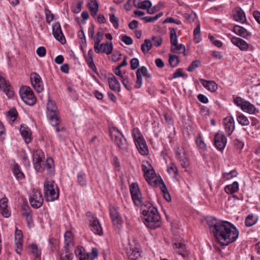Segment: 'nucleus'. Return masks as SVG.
I'll return each mask as SVG.
<instances>
[{
	"instance_id": "obj_1",
	"label": "nucleus",
	"mask_w": 260,
	"mask_h": 260,
	"mask_svg": "<svg viewBox=\"0 0 260 260\" xmlns=\"http://www.w3.org/2000/svg\"><path fill=\"white\" fill-rule=\"evenodd\" d=\"M212 233L215 240L221 246H227L235 242L239 231L231 223L212 217Z\"/></svg>"
},
{
	"instance_id": "obj_2",
	"label": "nucleus",
	"mask_w": 260,
	"mask_h": 260,
	"mask_svg": "<svg viewBox=\"0 0 260 260\" xmlns=\"http://www.w3.org/2000/svg\"><path fill=\"white\" fill-rule=\"evenodd\" d=\"M142 214L143 222L148 228L155 229L160 226V217L156 208L151 204L144 203Z\"/></svg>"
},
{
	"instance_id": "obj_3",
	"label": "nucleus",
	"mask_w": 260,
	"mask_h": 260,
	"mask_svg": "<svg viewBox=\"0 0 260 260\" xmlns=\"http://www.w3.org/2000/svg\"><path fill=\"white\" fill-rule=\"evenodd\" d=\"M44 196L46 201L52 202L59 197V189L54 181L46 180L44 184Z\"/></svg>"
},
{
	"instance_id": "obj_4",
	"label": "nucleus",
	"mask_w": 260,
	"mask_h": 260,
	"mask_svg": "<svg viewBox=\"0 0 260 260\" xmlns=\"http://www.w3.org/2000/svg\"><path fill=\"white\" fill-rule=\"evenodd\" d=\"M46 114L52 126H57L59 124L60 120L58 115L57 108L54 101L51 100H49L47 103Z\"/></svg>"
},
{
	"instance_id": "obj_5",
	"label": "nucleus",
	"mask_w": 260,
	"mask_h": 260,
	"mask_svg": "<svg viewBox=\"0 0 260 260\" xmlns=\"http://www.w3.org/2000/svg\"><path fill=\"white\" fill-rule=\"evenodd\" d=\"M110 134L112 140L121 149L126 150L128 144L126 139L116 127L110 129Z\"/></svg>"
},
{
	"instance_id": "obj_6",
	"label": "nucleus",
	"mask_w": 260,
	"mask_h": 260,
	"mask_svg": "<svg viewBox=\"0 0 260 260\" xmlns=\"http://www.w3.org/2000/svg\"><path fill=\"white\" fill-rule=\"evenodd\" d=\"M20 96L22 101L27 105L29 106L34 105L36 102L32 89L28 86H23L19 91Z\"/></svg>"
},
{
	"instance_id": "obj_7",
	"label": "nucleus",
	"mask_w": 260,
	"mask_h": 260,
	"mask_svg": "<svg viewBox=\"0 0 260 260\" xmlns=\"http://www.w3.org/2000/svg\"><path fill=\"white\" fill-rule=\"evenodd\" d=\"M142 170L147 182L151 185H155L157 182L156 174L148 162H146L142 165Z\"/></svg>"
},
{
	"instance_id": "obj_8",
	"label": "nucleus",
	"mask_w": 260,
	"mask_h": 260,
	"mask_svg": "<svg viewBox=\"0 0 260 260\" xmlns=\"http://www.w3.org/2000/svg\"><path fill=\"white\" fill-rule=\"evenodd\" d=\"M135 129L133 131V137L135 145L140 153L143 155H147L148 153V149L146 143L143 137L138 133V136L134 133Z\"/></svg>"
},
{
	"instance_id": "obj_9",
	"label": "nucleus",
	"mask_w": 260,
	"mask_h": 260,
	"mask_svg": "<svg viewBox=\"0 0 260 260\" xmlns=\"http://www.w3.org/2000/svg\"><path fill=\"white\" fill-rule=\"evenodd\" d=\"M130 192L134 203L137 206H143V198L138 184L133 183L130 186Z\"/></svg>"
},
{
	"instance_id": "obj_10",
	"label": "nucleus",
	"mask_w": 260,
	"mask_h": 260,
	"mask_svg": "<svg viewBox=\"0 0 260 260\" xmlns=\"http://www.w3.org/2000/svg\"><path fill=\"white\" fill-rule=\"evenodd\" d=\"M45 155L41 150H37L34 151L32 154V160L35 170L38 172H42L44 170L43 167V159H44Z\"/></svg>"
},
{
	"instance_id": "obj_11",
	"label": "nucleus",
	"mask_w": 260,
	"mask_h": 260,
	"mask_svg": "<svg viewBox=\"0 0 260 260\" xmlns=\"http://www.w3.org/2000/svg\"><path fill=\"white\" fill-rule=\"evenodd\" d=\"M86 215L89 219L91 230L95 234L102 235L103 230L98 218L91 212H87Z\"/></svg>"
},
{
	"instance_id": "obj_12",
	"label": "nucleus",
	"mask_w": 260,
	"mask_h": 260,
	"mask_svg": "<svg viewBox=\"0 0 260 260\" xmlns=\"http://www.w3.org/2000/svg\"><path fill=\"white\" fill-rule=\"evenodd\" d=\"M29 202L31 206L34 208H39L43 203V199L40 190L34 189L29 197Z\"/></svg>"
},
{
	"instance_id": "obj_13",
	"label": "nucleus",
	"mask_w": 260,
	"mask_h": 260,
	"mask_svg": "<svg viewBox=\"0 0 260 260\" xmlns=\"http://www.w3.org/2000/svg\"><path fill=\"white\" fill-rule=\"evenodd\" d=\"M30 78L34 89L39 93L43 90L44 86L41 76L36 72L30 74Z\"/></svg>"
},
{
	"instance_id": "obj_14",
	"label": "nucleus",
	"mask_w": 260,
	"mask_h": 260,
	"mask_svg": "<svg viewBox=\"0 0 260 260\" xmlns=\"http://www.w3.org/2000/svg\"><path fill=\"white\" fill-rule=\"evenodd\" d=\"M227 139L222 132H218L215 135L214 144L217 150L222 151L226 144Z\"/></svg>"
},
{
	"instance_id": "obj_15",
	"label": "nucleus",
	"mask_w": 260,
	"mask_h": 260,
	"mask_svg": "<svg viewBox=\"0 0 260 260\" xmlns=\"http://www.w3.org/2000/svg\"><path fill=\"white\" fill-rule=\"evenodd\" d=\"M176 159L179 161L180 165L183 168H186L189 166V161L186 154L182 147H178L175 151Z\"/></svg>"
},
{
	"instance_id": "obj_16",
	"label": "nucleus",
	"mask_w": 260,
	"mask_h": 260,
	"mask_svg": "<svg viewBox=\"0 0 260 260\" xmlns=\"http://www.w3.org/2000/svg\"><path fill=\"white\" fill-rule=\"evenodd\" d=\"M94 50L96 53H105L107 55L112 53L113 51V44L111 41L106 43H102L94 45Z\"/></svg>"
},
{
	"instance_id": "obj_17",
	"label": "nucleus",
	"mask_w": 260,
	"mask_h": 260,
	"mask_svg": "<svg viewBox=\"0 0 260 260\" xmlns=\"http://www.w3.org/2000/svg\"><path fill=\"white\" fill-rule=\"evenodd\" d=\"M52 34L56 40L61 44H65L66 41L61 30V26L58 22L52 24Z\"/></svg>"
},
{
	"instance_id": "obj_18",
	"label": "nucleus",
	"mask_w": 260,
	"mask_h": 260,
	"mask_svg": "<svg viewBox=\"0 0 260 260\" xmlns=\"http://www.w3.org/2000/svg\"><path fill=\"white\" fill-rule=\"evenodd\" d=\"M0 89L2 90L8 98H10L14 94L11 86L8 84L6 80L0 75Z\"/></svg>"
},
{
	"instance_id": "obj_19",
	"label": "nucleus",
	"mask_w": 260,
	"mask_h": 260,
	"mask_svg": "<svg viewBox=\"0 0 260 260\" xmlns=\"http://www.w3.org/2000/svg\"><path fill=\"white\" fill-rule=\"evenodd\" d=\"M8 199L3 198L0 200V212L2 216L8 218L11 215V212L8 208Z\"/></svg>"
},
{
	"instance_id": "obj_20",
	"label": "nucleus",
	"mask_w": 260,
	"mask_h": 260,
	"mask_svg": "<svg viewBox=\"0 0 260 260\" xmlns=\"http://www.w3.org/2000/svg\"><path fill=\"white\" fill-rule=\"evenodd\" d=\"M22 233L21 231L16 229L15 233V241L16 245V252L20 254L22 250Z\"/></svg>"
},
{
	"instance_id": "obj_21",
	"label": "nucleus",
	"mask_w": 260,
	"mask_h": 260,
	"mask_svg": "<svg viewBox=\"0 0 260 260\" xmlns=\"http://www.w3.org/2000/svg\"><path fill=\"white\" fill-rule=\"evenodd\" d=\"M224 128L226 132L231 135L235 129V122L232 116H228L223 119Z\"/></svg>"
},
{
	"instance_id": "obj_22",
	"label": "nucleus",
	"mask_w": 260,
	"mask_h": 260,
	"mask_svg": "<svg viewBox=\"0 0 260 260\" xmlns=\"http://www.w3.org/2000/svg\"><path fill=\"white\" fill-rule=\"evenodd\" d=\"M232 43L237 46L241 50L246 51L249 47V45L243 39L233 37L231 39Z\"/></svg>"
},
{
	"instance_id": "obj_23",
	"label": "nucleus",
	"mask_w": 260,
	"mask_h": 260,
	"mask_svg": "<svg viewBox=\"0 0 260 260\" xmlns=\"http://www.w3.org/2000/svg\"><path fill=\"white\" fill-rule=\"evenodd\" d=\"M233 17L235 21L244 23L246 20V16L244 11L240 8H236L233 11Z\"/></svg>"
},
{
	"instance_id": "obj_24",
	"label": "nucleus",
	"mask_w": 260,
	"mask_h": 260,
	"mask_svg": "<svg viewBox=\"0 0 260 260\" xmlns=\"http://www.w3.org/2000/svg\"><path fill=\"white\" fill-rule=\"evenodd\" d=\"M126 253L128 258L131 260H136L140 255L137 248L132 247L131 244L129 245L128 247L126 248Z\"/></svg>"
},
{
	"instance_id": "obj_25",
	"label": "nucleus",
	"mask_w": 260,
	"mask_h": 260,
	"mask_svg": "<svg viewBox=\"0 0 260 260\" xmlns=\"http://www.w3.org/2000/svg\"><path fill=\"white\" fill-rule=\"evenodd\" d=\"M20 133L26 143L31 141V132L28 126L25 125H21Z\"/></svg>"
},
{
	"instance_id": "obj_26",
	"label": "nucleus",
	"mask_w": 260,
	"mask_h": 260,
	"mask_svg": "<svg viewBox=\"0 0 260 260\" xmlns=\"http://www.w3.org/2000/svg\"><path fill=\"white\" fill-rule=\"evenodd\" d=\"M93 51L92 49L89 50L87 56L85 57L86 61L88 67L94 72L96 70V68L93 62Z\"/></svg>"
},
{
	"instance_id": "obj_27",
	"label": "nucleus",
	"mask_w": 260,
	"mask_h": 260,
	"mask_svg": "<svg viewBox=\"0 0 260 260\" xmlns=\"http://www.w3.org/2000/svg\"><path fill=\"white\" fill-rule=\"evenodd\" d=\"M233 31L235 34L243 38H246L251 36L250 32L247 31L245 28L239 25H235L234 27Z\"/></svg>"
},
{
	"instance_id": "obj_28",
	"label": "nucleus",
	"mask_w": 260,
	"mask_h": 260,
	"mask_svg": "<svg viewBox=\"0 0 260 260\" xmlns=\"http://www.w3.org/2000/svg\"><path fill=\"white\" fill-rule=\"evenodd\" d=\"M87 7L92 16L96 15L99 10V4L96 0H90L87 4Z\"/></svg>"
},
{
	"instance_id": "obj_29",
	"label": "nucleus",
	"mask_w": 260,
	"mask_h": 260,
	"mask_svg": "<svg viewBox=\"0 0 260 260\" xmlns=\"http://www.w3.org/2000/svg\"><path fill=\"white\" fill-rule=\"evenodd\" d=\"M73 257L70 248L64 246L60 253V260H72Z\"/></svg>"
},
{
	"instance_id": "obj_30",
	"label": "nucleus",
	"mask_w": 260,
	"mask_h": 260,
	"mask_svg": "<svg viewBox=\"0 0 260 260\" xmlns=\"http://www.w3.org/2000/svg\"><path fill=\"white\" fill-rule=\"evenodd\" d=\"M108 81L111 89L116 92L120 91V83L114 76L109 78Z\"/></svg>"
},
{
	"instance_id": "obj_31",
	"label": "nucleus",
	"mask_w": 260,
	"mask_h": 260,
	"mask_svg": "<svg viewBox=\"0 0 260 260\" xmlns=\"http://www.w3.org/2000/svg\"><path fill=\"white\" fill-rule=\"evenodd\" d=\"M173 247L176 251L182 256H184V253L186 251L185 244L182 242H176L173 244Z\"/></svg>"
},
{
	"instance_id": "obj_32",
	"label": "nucleus",
	"mask_w": 260,
	"mask_h": 260,
	"mask_svg": "<svg viewBox=\"0 0 260 260\" xmlns=\"http://www.w3.org/2000/svg\"><path fill=\"white\" fill-rule=\"evenodd\" d=\"M239 190V184L235 181L232 184L227 185L224 188L225 191L228 194H233Z\"/></svg>"
},
{
	"instance_id": "obj_33",
	"label": "nucleus",
	"mask_w": 260,
	"mask_h": 260,
	"mask_svg": "<svg viewBox=\"0 0 260 260\" xmlns=\"http://www.w3.org/2000/svg\"><path fill=\"white\" fill-rule=\"evenodd\" d=\"M243 111L249 114H254L256 108L254 106L247 101H245L244 104L243 105L241 109Z\"/></svg>"
},
{
	"instance_id": "obj_34",
	"label": "nucleus",
	"mask_w": 260,
	"mask_h": 260,
	"mask_svg": "<svg viewBox=\"0 0 260 260\" xmlns=\"http://www.w3.org/2000/svg\"><path fill=\"white\" fill-rule=\"evenodd\" d=\"M64 241L66 247L70 248L73 245V237L72 233L70 231H67L65 233Z\"/></svg>"
},
{
	"instance_id": "obj_35",
	"label": "nucleus",
	"mask_w": 260,
	"mask_h": 260,
	"mask_svg": "<svg viewBox=\"0 0 260 260\" xmlns=\"http://www.w3.org/2000/svg\"><path fill=\"white\" fill-rule=\"evenodd\" d=\"M152 44L149 39H146L141 45V50L144 53H147L151 48Z\"/></svg>"
},
{
	"instance_id": "obj_36",
	"label": "nucleus",
	"mask_w": 260,
	"mask_h": 260,
	"mask_svg": "<svg viewBox=\"0 0 260 260\" xmlns=\"http://www.w3.org/2000/svg\"><path fill=\"white\" fill-rule=\"evenodd\" d=\"M185 50V46L182 44H178V43L175 46H172L171 47V51L175 53H184Z\"/></svg>"
},
{
	"instance_id": "obj_37",
	"label": "nucleus",
	"mask_w": 260,
	"mask_h": 260,
	"mask_svg": "<svg viewBox=\"0 0 260 260\" xmlns=\"http://www.w3.org/2000/svg\"><path fill=\"white\" fill-rule=\"evenodd\" d=\"M104 32L102 28H100L93 39L94 40V45L100 44L103 38Z\"/></svg>"
},
{
	"instance_id": "obj_38",
	"label": "nucleus",
	"mask_w": 260,
	"mask_h": 260,
	"mask_svg": "<svg viewBox=\"0 0 260 260\" xmlns=\"http://www.w3.org/2000/svg\"><path fill=\"white\" fill-rule=\"evenodd\" d=\"M77 180L78 183L81 186H84L86 185V174L84 172L80 171L77 175Z\"/></svg>"
},
{
	"instance_id": "obj_39",
	"label": "nucleus",
	"mask_w": 260,
	"mask_h": 260,
	"mask_svg": "<svg viewBox=\"0 0 260 260\" xmlns=\"http://www.w3.org/2000/svg\"><path fill=\"white\" fill-rule=\"evenodd\" d=\"M170 42L172 46H175L178 43L177 36L174 28H170Z\"/></svg>"
},
{
	"instance_id": "obj_40",
	"label": "nucleus",
	"mask_w": 260,
	"mask_h": 260,
	"mask_svg": "<svg viewBox=\"0 0 260 260\" xmlns=\"http://www.w3.org/2000/svg\"><path fill=\"white\" fill-rule=\"evenodd\" d=\"M28 251L36 257H40L41 255V252L38 250V247L36 244H32L30 245L28 247Z\"/></svg>"
},
{
	"instance_id": "obj_41",
	"label": "nucleus",
	"mask_w": 260,
	"mask_h": 260,
	"mask_svg": "<svg viewBox=\"0 0 260 260\" xmlns=\"http://www.w3.org/2000/svg\"><path fill=\"white\" fill-rule=\"evenodd\" d=\"M194 41L196 43H199L201 41V36L200 34V24H198L193 31Z\"/></svg>"
},
{
	"instance_id": "obj_42",
	"label": "nucleus",
	"mask_w": 260,
	"mask_h": 260,
	"mask_svg": "<svg viewBox=\"0 0 260 260\" xmlns=\"http://www.w3.org/2000/svg\"><path fill=\"white\" fill-rule=\"evenodd\" d=\"M256 222V219L254 218L252 214H249L246 218L245 223L246 226L249 227L254 225Z\"/></svg>"
},
{
	"instance_id": "obj_43",
	"label": "nucleus",
	"mask_w": 260,
	"mask_h": 260,
	"mask_svg": "<svg viewBox=\"0 0 260 260\" xmlns=\"http://www.w3.org/2000/svg\"><path fill=\"white\" fill-rule=\"evenodd\" d=\"M136 73L141 75V76L143 75L147 79H149L151 77V76L148 73L147 69L144 66H142L140 68H139L137 70Z\"/></svg>"
},
{
	"instance_id": "obj_44",
	"label": "nucleus",
	"mask_w": 260,
	"mask_h": 260,
	"mask_svg": "<svg viewBox=\"0 0 260 260\" xmlns=\"http://www.w3.org/2000/svg\"><path fill=\"white\" fill-rule=\"evenodd\" d=\"M167 171L170 175H177L178 173L177 168L173 163H170L168 165Z\"/></svg>"
},
{
	"instance_id": "obj_45",
	"label": "nucleus",
	"mask_w": 260,
	"mask_h": 260,
	"mask_svg": "<svg viewBox=\"0 0 260 260\" xmlns=\"http://www.w3.org/2000/svg\"><path fill=\"white\" fill-rule=\"evenodd\" d=\"M13 173L15 177L18 179L24 178V174L21 172L19 166L17 164L14 166Z\"/></svg>"
},
{
	"instance_id": "obj_46",
	"label": "nucleus",
	"mask_w": 260,
	"mask_h": 260,
	"mask_svg": "<svg viewBox=\"0 0 260 260\" xmlns=\"http://www.w3.org/2000/svg\"><path fill=\"white\" fill-rule=\"evenodd\" d=\"M46 168L49 173H52L54 171V161L51 158H47L46 161Z\"/></svg>"
},
{
	"instance_id": "obj_47",
	"label": "nucleus",
	"mask_w": 260,
	"mask_h": 260,
	"mask_svg": "<svg viewBox=\"0 0 260 260\" xmlns=\"http://www.w3.org/2000/svg\"><path fill=\"white\" fill-rule=\"evenodd\" d=\"M83 3V0H81L74 4L72 7V11L75 13H79L81 11Z\"/></svg>"
},
{
	"instance_id": "obj_48",
	"label": "nucleus",
	"mask_w": 260,
	"mask_h": 260,
	"mask_svg": "<svg viewBox=\"0 0 260 260\" xmlns=\"http://www.w3.org/2000/svg\"><path fill=\"white\" fill-rule=\"evenodd\" d=\"M237 119L239 123L242 125H248L249 124V121L247 117L244 115H239Z\"/></svg>"
},
{
	"instance_id": "obj_49",
	"label": "nucleus",
	"mask_w": 260,
	"mask_h": 260,
	"mask_svg": "<svg viewBox=\"0 0 260 260\" xmlns=\"http://www.w3.org/2000/svg\"><path fill=\"white\" fill-rule=\"evenodd\" d=\"M169 61L171 66L173 68L176 67L179 62L178 56L175 55H170Z\"/></svg>"
},
{
	"instance_id": "obj_50",
	"label": "nucleus",
	"mask_w": 260,
	"mask_h": 260,
	"mask_svg": "<svg viewBox=\"0 0 260 260\" xmlns=\"http://www.w3.org/2000/svg\"><path fill=\"white\" fill-rule=\"evenodd\" d=\"M238 173L236 170H233L229 173H224L222 174V176L226 180H230L237 176Z\"/></svg>"
},
{
	"instance_id": "obj_51",
	"label": "nucleus",
	"mask_w": 260,
	"mask_h": 260,
	"mask_svg": "<svg viewBox=\"0 0 260 260\" xmlns=\"http://www.w3.org/2000/svg\"><path fill=\"white\" fill-rule=\"evenodd\" d=\"M110 21L113 24L115 28L117 29L119 27V19L116 17L114 14H109Z\"/></svg>"
},
{
	"instance_id": "obj_52",
	"label": "nucleus",
	"mask_w": 260,
	"mask_h": 260,
	"mask_svg": "<svg viewBox=\"0 0 260 260\" xmlns=\"http://www.w3.org/2000/svg\"><path fill=\"white\" fill-rule=\"evenodd\" d=\"M110 213L112 219L121 216L119 212V209L117 207H114L110 208Z\"/></svg>"
},
{
	"instance_id": "obj_53",
	"label": "nucleus",
	"mask_w": 260,
	"mask_h": 260,
	"mask_svg": "<svg viewBox=\"0 0 260 260\" xmlns=\"http://www.w3.org/2000/svg\"><path fill=\"white\" fill-rule=\"evenodd\" d=\"M152 40L153 41V45L155 47L160 46L162 42V39L159 36L152 37Z\"/></svg>"
},
{
	"instance_id": "obj_54",
	"label": "nucleus",
	"mask_w": 260,
	"mask_h": 260,
	"mask_svg": "<svg viewBox=\"0 0 260 260\" xmlns=\"http://www.w3.org/2000/svg\"><path fill=\"white\" fill-rule=\"evenodd\" d=\"M112 220L114 226L116 229H119L123 222L121 216L118 217L117 218H112Z\"/></svg>"
},
{
	"instance_id": "obj_55",
	"label": "nucleus",
	"mask_w": 260,
	"mask_h": 260,
	"mask_svg": "<svg viewBox=\"0 0 260 260\" xmlns=\"http://www.w3.org/2000/svg\"><path fill=\"white\" fill-rule=\"evenodd\" d=\"M45 13L46 22L48 23H50L54 18L53 14L51 13V11L48 9H45Z\"/></svg>"
},
{
	"instance_id": "obj_56",
	"label": "nucleus",
	"mask_w": 260,
	"mask_h": 260,
	"mask_svg": "<svg viewBox=\"0 0 260 260\" xmlns=\"http://www.w3.org/2000/svg\"><path fill=\"white\" fill-rule=\"evenodd\" d=\"M196 14L194 13L184 14V18L189 23L193 22L196 19Z\"/></svg>"
},
{
	"instance_id": "obj_57",
	"label": "nucleus",
	"mask_w": 260,
	"mask_h": 260,
	"mask_svg": "<svg viewBox=\"0 0 260 260\" xmlns=\"http://www.w3.org/2000/svg\"><path fill=\"white\" fill-rule=\"evenodd\" d=\"M200 64V61L198 60L193 61L191 62V64L188 68V71L189 72H192L196 69H197Z\"/></svg>"
},
{
	"instance_id": "obj_58",
	"label": "nucleus",
	"mask_w": 260,
	"mask_h": 260,
	"mask_svg": "<svg viewBox=\"0 0 260 260\" xmlns=\"http://www.w3.org/2000/svg\"><path fill=\"white\" fill-rule=\"evenodd\" d=\"M130 64L131 69L135 70L139 67V61L138 58H133L131 59Z\"/></svg>"
},
{
	"instance_id": "obj_59",
	"label": "nucleus",
	"mask_w": 260,
	"mask_h": 260,
	"mask_svg": "<svg viewBox=\"0 0 260 260\" xmlns=\"http://www.w3.org/2000/svg\"><path fill=\"white\" fill-rule=\"evenodd\" d=\"M121 82L127 90L129 91L132 90V87L129 84V81L127 77H123V78H122Z\"/></svg>"
},
{
	"instance_id": "obj_60",
	"label": "nucleus",
	"mask_w": 260,
	"mask_h": 260,
	"mask_svg": "<svg viewBox=\"0 0 260 260\" xmlns=\"http://www.w3.org/2000/svg\"><path fill=\"white\" fill-rule=\"evenodd\" d=\"M8 115L12 121H14L17 116V112L15 109H12L8 112Z\"/></svg>"
},
{
	"instance_id": "obj_61",
	"label": "nucleus",
	"mask_w": 260,
	"mask_h": 260,
	"mask_svg": "<svg viewBox=\"0 0 260 260\" xmlns=\"http://www.w3.org/2000/svg\"><path fill=\"white\" fill-rule=\"evenodd\" d=\"M152 6L151 2L149 0H145L142 2L141 8V9L148 10L149 7Z\"/></svg>"
},
{
	"instance_id": "obj_62",
	"label": "nucleus",
	"mask_w": 260,
	"mask_h": 260,
	"mask_svg": "<svg viewBox=\"0 0 260 260\" xmlns=\"http://www.w3.org/2000/svg\"><path fill=\"white\" fill-rule=\"evenodd\" d=\"M121 40L126 45H129L133 44V41L131 37L124 35L121 37Z\"/></svg>"
},
{
	"instance_id": "obj_63",
	"label": "nucleus",
	"mask_w": 260,
	"mask_h": 260,
	"mask_svg": "<svg viewBox=\"0 0 260 260\" xmlns=\"http://www.w3.org/2000/svg\"><path fill=\"white\" fill-rule=\"evenodd\" d=\"M196 143L197 145L202 149H204L206 148V144L204 142L202 141L200 136L197 138Z\"/></svg>"
},
{
	"instance_id": "obj_64",
	"label": "nucleus",
	"mask_w": 260,
	"mask_h": 260,
	"mask_svg": "<svg viewBox=\"0 0 260 260\" xmlns=\"http://www.w3.org/2000/svg\"><path fill=\"white\" fill-rule=\"evenodd\" d=\"M37 54L40 57H43L45 55L46 51L44 47H40L37 50Z\"/></svg>"
}]
</instances>
